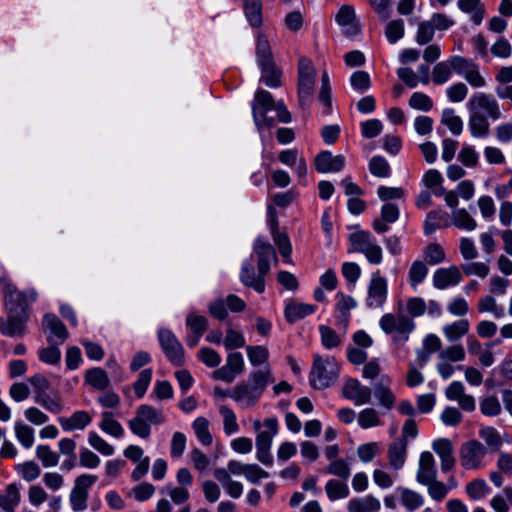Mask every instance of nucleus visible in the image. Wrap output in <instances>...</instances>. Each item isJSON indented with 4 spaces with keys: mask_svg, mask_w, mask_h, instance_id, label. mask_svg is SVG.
I'll return each instance as SVG.
<instances>
[{
    "mask_svg": "<svg viewBox=\"0 0 512 512\" xmlns=\"http://www.w3.org/2000/svg\"><path fill=\"white\" fill-rule=\"evenodd\" d=\"M36 457L45 468L54 467L59 462V455L47 445H39L36 448Z\"/></svg>",
    "mask_w": 512,
    "mask_h": 512,
    "instance_id": "42",
    "label": "nucleus"
},
{
    "mask_svg": "<svg viewBox=\"0 0 512 512\" xmlns=\"http://www.w3.org/2000/svg\"><path fill=\"white\" fill-rule=\"evenodd\" d=\"M460 463L468 470L477 469L487 454L486 447L477 440H470L462 444L460 448Z\"/></svg>",
    "mask_w": 512,
    "mask_h": 512,
    "instance_id": "10",
    "label": "nucleus"
},
{
    "mask_svg": "<svg viewBox=\"0 0 512 512\" xmlns=\"http://www.w3.org/2000/svg\"><path fill=\"white\" fill-rule=\"evenodd\" d=\"M379 325L386 334H393L392 340L397 346H403L415 329L414 321L404 314H384L380 318Z\"/></svg>",
    "mask_w": 512,
    "mask_h": 512,
    "instance_id": "4",
    "label": "nucleus"
},
{
    "mask_svg": "<svg viewBox=\"0 0 512 512\" xmlns=\"http://www.w3.org/2000/svg\"><path fill=\"white\" fill-rule=\"evenodd\" d=\"M388 293L387 281L376 273L372 276L368 286L366 304L369 308H380L386 301Z\"/></svg>",
    "mask_w": 512,
    "mask_h": 512,
    "instance_id": "12",
    "label": "nucleus"
},
{
    "mask_svg": "<svg viewBox=\"0 0 512 512\" xmlns=\"http://www.w3.org/2000/svg\"><path fill=\"white\" fill-rule=\"evenodd\" d=\"M471 111L480 112L484 111L492 119L500 117V109L497 101L484 93L475 94L468 102Z\"/></svg>",
    "mask_w": 512,
    "mask_h": 512,
    "instance_id": "14",
    "label": "nucleus"
},
{
    "mask_svg": "<svg viewBox=\"0 0 512 512\" xmlns=\"http://www.w3.org/2000/svg\"><path fill=\"white\" fill-rule=\"evenodd\" d=\"M273 437L268 431H260L256 436L257 459L266 465L273 461L270 454Z\"/></svg>",
    "mask_w": 512,
    "mask_h": 512,
    "instance_id": "24",
    "label": "nucleus"
},
{
    "mask_svg": "<svg viewBox=\"0 0 512 512\" xmlns=\"http://www.w3.org/2000/svg\"><path fill=\"white\" fill-rule=\"evenodd\" d=\"M315 168L320 173L339 172L345 165L342 155L333 156L329 151L319 153L315 158Z\"/></svg>",
    "mask_w": 512,
    "mask_h": 512,
    "instance_id": "16",
    "label": "nucleus"
},
{
    "mask_svg": "<svg viewBox=\"0 0 512 512\" xmlns=\"http://www.w3.org/2000/svg\"><path fill=\"white\" fill-rule=\"evenodd\" d=\"M315 311V306L300 302H290L285 308V316L288 322L293 323Z\"/></svg>",
    "mask_w": 512,
    "mask_h": 512,
    "instance_id": "30",
    "label": "nucleus"
},
{
    "mask_svg": "<svg viewBox=\"0 0 512 512\" xmlns=\"http://www.w3.org/2000/svg\"><path fill=\"white\" fill-rule=\"evenodd\" d=\"M243 12L252 28H259L263 23L262 1L243 0Z\"/></svg>",
    "mask_w": 512,
    "mask_h": 512,
    "instance_id": "23",
    "label": "nucleus"
},
{
    "mask_svg": "<svg viewBox=\"0 0 512 512\" xmlns=\"http://www.w3.org/2000/svg\"><path fill=\"white\" fill-rule=\"evenodd\" d=\"M339 376V365L333 357H314L310 372V382L316 389H325L331 386Z\"/></svg>",
    "mask_w": 512,
    "mask_h": 512,
    "instance_id": "5",
    "label": "nucleus"
},
{
    "mask_svg": "<svg viewBox=\"0 0 512 512\" xmlns=\"http://www.w3.org/2000/svg\"><path fill=\"white\" fill-rule=\"evenodd\" d=\"M245 345V339L242 333L229 327L226 330L224 346L227 350L242 348Z\"/></svg>",
    "mask_w": 512,
    "mask_h": 512,
    "instance_id": "56",
    "label": "nucleus"
},
{
    "mask_svg": "<svg viewBox=\"0 0 512 512\" xmlns=\"http://www.w3.org/2000/svg\"><path fill=\"white\" fill-rule=\"evenodd\" d=\"M43 327L46 332L49 331L48 339L50 341L54 336L63 342L68 336V332L64 324L53 314H46L44 316Z\"/></svg>",
    "mask_w": 512,
    "mask_h": 512,
    "instance_id": "28",
    "label": "nucleus"
},
{
    "mask_svg": "<svg viewBox=\"0 0 512 512\" xmlns=\"http://www.w3.org/2000/svg\"><path fill=\"white\" fill-rule=\"evenodd\" d=\"M441 122L455 135H459L462 132L463 122L459 116L454 114L452 109H445L443 111Z\"/></svg>",
    "mask_w": 512,
    "mask_h": 512,
    "instance_id": "44",
    "label": "nucleus"
},
{
    "mask_svg": "<svg viewBox=\"0 0 512 512\" xmlns=\"http://www.w3.org/2000/svg\"><path fill=\"white\" fill-rule=\"evenodd\" d=\"M434 27L430 21H423L418 25L416 41L420 45H424L432 40L434 36Z\"/></svg>",
    "mask_w": 512,
    "mask_h": 512,
    "instance_id": "63",
    "label": "nucleus"
},
{
    "mask_svg": "<svg viewBox=\"0 0 512 512\" xmlns=\"http://www.w3.org/2000/svg\"><path fill=\"white\" fill-rule=\"evenodd\" d=\"M380 422L379 414L374 408L363 409L358 414V423L364 429L378 426Z\"/></svg>",
    "mask_w": 512,
    "mask_h": 512,
    "instance_id": "51",
    "label": "nucleus"
},
{
    "mask_svg": "<svg viewBox=\"0 0 512 512\" xmlns=\"http://www.w3.org/2000/svg\"><path fill=\"white\" fill-rule=\"evenodd\" d=\"M316 69L312 61L301 57L298 62L297 94L302 108L311 105L315 94Z\"/></svg>",
    "mask_w": 512,
    "mask_h": 512,
    "instance_id": "3",
    "label": "nucleus"
},
{
    "mask_svg": "<svg viewBox=\"0 0 512 512\" xmlns=\"http://www.w3.org/2000/svg\"><path fill=\"white\" fill-rule=\"evenodd\" d=\"M247 356L253 366L266 364L269 358L268 349L264 346H248L246 348Z\"/></svg>",
    "mask_w": 512,
    "mask_h": 512,
    "instance_id": "43",
    "label": "nucleus"
},
{
    "mask_svg": "<svg viewBox=\"0 0 512 512\" xmlns=\"http://www.w3.org/2000/svg\"><path fill=\"white\" fill-rule=\"evenodd\" d=\"M97 481L95 475L83 474L76 478L70 492L69 500L74 511H82L87 507L88 489Z\"/></svg>",
    "mask_w": 512,
    "mask_h": 512,
    "instance_id": "9",
    "label": "nucleus"
},
{
    "mask_svg": "<svg viewBox=\"0 0 512 512\" xmlns=\"http://www.w3.org/2000/svg\"><path fill=\"white\" fill-rule=\"evenodd\" d=\"M369 169L371 173L377 177H388L390 174L388 162L380 156H375L370 160Z\"/></svg>",
    "mask_w": 512,
    "mask_h": 512,
    "instance_id": "58",
    "label": "nucleus"
},
{
    "mask_svg": "<svg viewBox=\"0 0 512 512\" xmlns=\"http://www.w3.org/2000/svg\"><path fill=\"white\" fill-rule=\"evenodd\" d=\"M466 493L471 499L478 500L489 493V487L482 479H475L466 486Z\"/></svg>",
    "mask_w": 512,
    "mask_h": 512,
    "instance_id": "53",
    "label": "nucleus"
},
{
    "mask_svg": "<svg viewBox=\"0 0 512 512\" xmlns=\"http://www.w3.org/2000/svg\"><path fill=\"white\" fill-rule=\"evenodd\" d=\"M480 437L493 450H499L502 446L503 438L497 430L492 427H485L479 431Z\"/></svg>",
    "mask_w": 512,
    "mask_h": 512,
    "instance_id": "46",
    "label": "nucleus"
},
{
    "mask_svg": "<svg viewBox=\"0 0 512 512\" xmlns=\"http://www.w3.org/2000/svg\"><path fill=\"white\" fill-rule=\"evenodd\" d=\"M349 241L354 251L363 253L371 264H380L382 261V248L374 241L369 232L358 230L351 233Z\"/></svg>",
    "mask_w": 512,
    "mask_h": 512,
    "instance_id": "7",
    "label": "nucleus"
},
{
    "mask_svg": "<svg viewBox=\"0 0 512 512\" xmlns=\"http://www.w3.org/2000/svg\"><path fill=\"white\" fill-rule=\"evenodd\" d=\"M20 502V493L16 484L8 485L6 493L0 495V507L5 512H14L15 507Z\"/></svg>",
    "mask_w": 512,
    "mask_h": 512,
    "instance_id": "35",
    "label": "nucleus"
},
{
    "mask_svg": "<svg viewBox=\"0 0 512 512\" xmlns=\"http://www.w3.org/2000/svg\"><path fill=\"white\" fill-rule=\"evenodd\" d=\"M390 383L391 379L384 375L375 386V397L378 399L379 404L387 410H391L396 401V396L390 389Z\"/></svg>",
    "mask_w": 512,
    "mask_h": 512,
    "instance_id": "21",
    "label": "nucleus"
},
{
    "mask_svg": "<svg viewBox=\"0 0 512 512\" xmlns=\"http://www.w3.org/2000/svg\"><path fill=\"white\" fill-rule=\"evenodd\" d=\"M437 471L435 460L431 452H422L419 458V467L417 471V481L420 484L429 483L436 478Z\"/></svg>",
    "mask_w": 512,
    "mask_h": 512,
    "instance_id": "19",
    "label": "nucleus"
},
{
    "mask_svg": "<svg viewBox=\"0 0 512 512\" xmlns=\"http://www.w3.org/2000/svg\"><path fill=\"white\" fill-rule=\"evenodd\" d=\"M152 371L145 369L140 372L137 381L133 384L135 394L138 398H142L151 382Z\"/></svg>",
    "mask_w": 512,
    "mask_h": 512,
    "instance_id": "60",
    "label": "nucleus"
},
{
    "mask_svg": "<svg viewBox=\"0 0 512 512\" xmlns=\"http://www.w3.org/2000/svg\"><path fill=\"white\" fill-rule=\"evenodd\" d=\"M438 358L448 362H460L465 359V350L462 345L454 344L442 349L438 353Z\"/></svg>",
    "mask_w": 512,
    "mask_h": 512,
    "instance_id": "41",
    "label": "nucleus"
},
{
    "mask_svg": "<svg viewBox=\"0 0 512 512\" xmlns=\"http://www.w3.org/2000/svg\"><path fill=\"white\" fill-rule=\"evenodd\" d=\"M186 325L191 332L203 335L207 330L208 320L205 316L190 312L186 317Z\"/></svg>",
    "mask_w": 512,
    "mask_h": 512,
    "instance_id": "49",
    "label": "nucleus"
},
{
    "mask_svg": "<svg viewBox=\"0 0 512 512\" xmlns=\"http://www.w3.org/2000/svg\"><path fill=\"white\" fill-rule=\"evenodd\" d=\"M261 67V81L268 87L276 88L281 84V71L278 69L273 60L259 63Z\"/></svg>",
    "mask_w": 512,
    "mask_h": 512,
    "instance_id": "27",
    "label": "nucleus"
},
{
    "mask_svg": "<svg viewBox=\"0 0 512 512\" xmlns=\"http://www.w3.org/2000/svg\"><path fill=\"white\" fill-rule=\"evenodd\" d=\"M192 427L197 438L203 445L209 446L212 444L213 439L211 433L209 432V421L206 418H196L193 421Z\"/></svg>",
    "mask_w": 512,
    "mask_h": 512,
    "instance_id": "38",
    "label": "nucleus"
},
{
    "mask_svg": "<svg viewBox=\"0 0 512 512\" xmlns=\"http://www.w3.org/2000/svg\"><path fill=\"white\" fill-rule=\"evenodd\" d=\"M256 55L258 63L273 60L269 41L263 34L257 37Z\"/></svg>",
    "mask_w": 512,
    "mask_h": 512,
    "instance_id": "59",
    "label": "nucleus"
},
{
    "mask_svg": "<svg viewBox=\"0 0 512 512\" xmlns=\"http://www.w3.org/2000/svg\"><path fill=\"white\" fill-rule=\"evenodd\" d=\"M15 433L18 441L25 447L30 448L34 442V430L20 422L15 425Z\"/></svg>",
    "mask_w": 512,
    "mask_h": 512,
    "instance_id": "54",
    "label": "nucleus"
},
{
    "mask_svg": "<svg viewBox=\"0 0 512 512\" xmlns=\"http://www.w3.org/2000/svg\"><path fill=\"white\" fill-rule=\"evenodd\" d=\"M35 401L54 414L62 411V404L58 396L51 397L46 392L45 394L35 396Z\"/></svg>",
    "mask_w": 512,
    "mask_h": 512,
    "instance_id": "55",
    "label": "nucleus"
},
{
    "mask_svg": "<svg viewBox=\"0 0 512 512\" xmlns=\"http://www.w3.org/2000/svg\"><path fill=\"white\" fill-rule=\"evenodd\" d=\"M445 258V253L442 247L436 243L429 244L425 250V260L431 264L436 265L442 262Z\"/></svg>",
    "mask_w": 512,
    "mask_h": 512,
    "instance_id": "62",
    "label": "nucleus"
},
{
    "mask_svg": "<svg viewBox=\"0 0 512 512\" xmlns=\"http://www.w3.org/2000/svg\"><path fill=\"white\" fill-rule=\"evenodd\" d=\"M16 470L27 482L37 479L41 474V469L34 461H27L16 466Z\"/></svg>",
    "mask_w": 512,
    "mask_h": 512,
    "instance_id": "52",
    "label": "nucleus"
},
{
    "mask_svg": "<svg viewBox=\"0 0 512 512\" xmlns=\"http://www.w3.org/2000/svg\"><path fill=\"white\" fill-rule=\"evenodd\" d=\"M28 313H10L7 321L0 320V331L8 336H22L25 332V323Z\"/></svg>",
    "mask_w": 512,
    "mask_h": 512,
    "instance_id": "17",
    "label": "nucleus"
},
{
    "mask_svg": "<svg viewBox=\"0 0 512 512\" xmlns=\"http://www.w3.org/2000/svg\"><path fill=\"white\" fill-rule=\"evenodd\" d=\"M451 219L453 225L459 229L472 231L477 227L474 218L464 208L454 210Z\"/></svg>",
    "mask_w": 512,
    "mask_h": 512,
    "instance_id": "36",
    "label": "nucleus"
},
{
    "mask_svg": "<svg viewBox=\"0 0 512 512\" xmlns=\"http://www.w3.org/2000/svg\"><path fill=\"white\" fill-rule=\"evenodd\" d=\"M407 440L399 438L390 444L388 448L389 464L392 468L399 470L406 461Z\"/></svg>",
    "mask_w": 512,
    "mask_h": 512,
    "instance_id": "22",
    "label": "nucleus"
},
{
    "mask_svg": "<svg viewBox=\"0 0 512 512\" xmlns=\"http://www.w3.org/2000/svg\"><path fill=\"white\" fill-rule=\"evenodd\" d=\"M343 396L356 405L368 404L371 401L372 390L362 385L357 379H348L342 390Z\"/></svg>",
    "mask_w": 512,
    "mask_h": 512,
    "instance_id": "13",
    "label": "nucleus"
},
{
    "mask_svg": "<svg viewBox=\"0 0 512 512\" xmlns=\"http://www.w3.org/2000/svg\"><path fill=\"white\" fill-rule=\"evenodd\" d=\"M273 240H274L275 244L277 245L280 254L284 257L285 262L290 264L291 263L290 256H291V252H292V247H291V243L289 241L288 236L286 234L279 233V232L273 230Z\"/></svg>",
    "mask_w": 512,
    "mask_h": 512,
    "instance_id": "50",
    "label": "nucleus"
},
{
    "mask_svg": "<svg viewBox=\"0 0 512 512\" xmlns=\"http://www.w3.org/2000/svg\"><path fill=\"white\" fill-rule=\"evenodd\" d=\"M432 448L441 460V470L443 472L450 471L455 465L453 456V446L448 439H438L433 442Z\"/></svg>",
    "mask_w": 512,
    "mask_h": 512,
    "instance_id": "18",
    "label": "nucleus"
},
{
    "mask_svg": "<svg viewBox=\"0 0 512 512\" xmlns=\"http://www.w3.org/2000/svg\"><path fill=\"white\" fill-rule=\"evenodd\" d=\"M160 345L167 358L175 365L184 363V349L173 332L162 328L158 332Z\"/></svg>",
    "mask_w": 512,
    "mask_h": 512,
    "instance_id": "11",
    "label": "nucleus"
},
{
    "mask_svg": "<svg viewBox=\"0 0 512 512\" xmlns=\"http://www.w3.org/2000/svg\"><path fill=\"white\" fill-rule=\"evenodd\" d=\"M240 279L245 286L254 288L258 293H262L265 289L264 276L259 272L256 276L253 265L249 262L243 264Z\"/></svg>",
    "mask_w": 512,
    "mask_h": 512,
    "instance_id": "26",
    "label": "nucleus"
},
{
    "mask_svg": "<svg viewBox=\"0 0 512 512\" xmlns=\"http://www.w3.org/2000/svg\"><path fill=\"white\" fill-rule=\"evenodd\" d=\"M3 291L5 304L10 313H28L27 307L36 299L34 291L21 292L10 282L4 283Z\"/></svg>",
    "mask_w": 512,
    "mask_h": 512,
    "instance_id": "8",
    "label": "nucleus"
},
{
    "mask_svg": "<svg viewBox=\"0 0 512 512\" xmlns=\"http://www.w3.org/2000/svg\"><path fill=\"white\" fill-rule=\"evenodd\" d=\"M380 509V502L373 496L362 499H353L348 504L350 512H377Z\"/></svg>",
    "mask_w": 512,
    "mask_h": 512,
    "instance_id": "33",
    "label": "nucleus"
},
{
    "mask_svg": "<svg viewBox=\"0 0 512 512\" xmlns=\"http://www.w3.org/2000/svg\"><path fill=\"white\" fill-rule=\"evenodd\" d=\"M404 35V22L402 19L392 20L385 27V36L390 43H395Z\"/></svg>",
    "mask_w": 512,
    "mask_h": 512,
    "instance_id": "48",
    "label": "nucleus"
},
{
    "mask_svg": "<svg viewBox=\"0 0 512 512\" xmlns=\"http://www.w3.org/2000/svg\"><path fill=\"white\" fill-rule=\"evenodd\" d=\"M459 9L471 15L474 24L479 25L484 17L485 8L481 0H458Z\"/></svg>",
    "mask_w": 512,
    "mask_h": 512,
    "instance_id": "29",
    "label": "nucleus"
},
{
    "mask_svg": "<svg viewBox=\"0 0 512 512\" xmlns=\"http://www.w3.org/2000/svg\"><path fill=\"white\" fill-rule=\"evenodd\" d=\"M219 412L223 418L224 432L227 435H231L233 433L238 432L239 425L237 423V418L233 410L223 405L219 408Z\"/></svg>",
    "mask_w": 512,
    "mask_h": 512,
    "instance_id": "39",
    "label": "nucleus"
},
{
    "mask_svg": "<svg viewBox=\"0 0 512 512\" xmlns=\"http://www.w3.org/2000/svg\"><path fill=\"white\" fill-rule=\"evenodd\" d=\"M271 110L277 112L280 122L288 123L291 121V115L282 102L275 103L268 91L258 90L252 104L254 122L258 128L274 126V119L267 116V112Z\"/></svg>",
    "mask_w": 512,
    "mask_h": 512,
    "instance_id": "2",
    "label": "nucleus"
},
{
    "mask_svg": "<svg viewBox=\"0 0 512 512\" xmlns=\"http://www.w3.org/2000/svg\"><path fill=\"white\" fill-rule=\"evenodd\" d=\"M101 429L114 436V437H121L124 433V430L120 423L116 421L110 412H104L102 414V420L100 423Z\"/></svg>",
    "mask_w": 512,
    "mask_h": 512,
    "instance_id": "40",
    "label": "nucleus"
},
{
    "mask_svg": "<svg viewBox=\"0 0 512 512\" xmlns=\"http://www.w3.org/2000/svg\"><path fill=\"white\" fill-rule=\"evenodd\" d=\"M327 472L337 477L347 479L350 476V467L343 459H337L329 464Z\"/></svg>",
    "mask_w": 512,
    "mask_h": 512,
    "instance_id": "64",
    "label": "nucleus"
},
{
    "mask_svg": "<svg viewBox=\"0 0 512 512\" xmlns=\"http://www.w3.org/2000/svg\"><path fill=\"white\" fill-rule=\"evenodd\" d=\"M336 21L340 26L345 28L347 35H355L359 32V27L355 23L354 8L350 5H344L339 9L336 15Z\"/></svg>",
    "mask_w": 512,
    "mask_h": 512,
    "instance_id": "25",
    "label": "nucleus"
},
{
    "mask_svg": "<svg viewBox=\"0 0 512 512\" xmlns=\"http://www.w3.org/2000/svg\"><path fill=\"white\" fill-rule=\"evenodd\" d=\"M469 128L474 137H485L489 133V122L480 112L472 111Z\"/></svg>",
    "mask_w": 512,
    "mask_h": 512,
    "instance_id": "34",
    "label": "nucleus"
},
{
    "mask_svg": "<svg viewBox=\"0 0 512 512\" xmlns=\"http://www.w3.org/2000/svg\"><path fill=\"white\" fill-rule=\"evenodd\" d=\"M61 427L66 431L84 429L90 422L91 417L85 411H77L69 418L59 419Z\"/></svg>",
    "mask_w": 512,
    "mask_h": 512,
    "instance_id": "31",
    "label": "nucleus"
},
{
    "mask_svg": "<svg viewBox=\"0 0 512 512\" xmlns=\"http://www.w3.org/2000/svg\"><path fill=\"white\" fill-rule=\"evenodd\" d=\"M275 381L268 364L249 374L247 381L238 383L229 396L243 408L254 407L266 387Z\"/></svg>",
    "mask_w": 512,
    "mask_h": 512,
    "instance_id": "1",
    "label": "nucleus"
},
{
    "mask_svg": "<svg viewBox=\"0 0 512 512\" xmlns=\"http://www.w3.org/2000/svg\"><path fill=\"white\" fill-rule=\"evenodd\" d=\"M401 502L410 511H413L423 504L422 496L410 489H401Z\"/></svg>",
    "mask_w": 512,
    "mask_h": 512,
    "instance_id": "47",
    "label": "nucleus"
},
{
    "mask_svg": "<svg viewBox=\"0 0 512 512\" xmlns=\"http://www.w3.org/2000/svg\"><path fill=\"white\" fill-rule=\"evenodd\" d=\"M462 279L461 273L456 266L441 268L433 275V284L437 289H445L449 285H456Z\"/></svg>",
    "mask_w": 512,
    "mask_h": 512,
    "instance_id": "20",
    "label": "nucleus"
},
{
    "mask_svg": "<svg viewBox=\"0 0 512 512\" xmlns=\"http://www.w3.org/2000/svg\"><path fill=\"white\" fill-rule=\"evenodd\" d=\"M470 324L467 319H461L443 327L445 337L454 342L466 335L469 331Z\"/></svg>",
    "mask_w": 512,
    "mask_h": 512,
    "instance_id": "32",
    "label": "nucleus"
},
{
    "mask_svg": "<svg viewBox=\"0 0 512 512\" xmlns=\"http://www.w3.org/2000/svg\"><path fill=\"white\" fill-rule=\"evenodd\" d=\"M86 381L95 389L104 390L110 385L106 372L101 368H92L85 374Z\"/></svg>",
    "mask_w": 512,
    "mask_h": 512,
    "instance_id": "37",
    "label": "nucleus"
},
{
    "mask_svg": "<svg viewBox=\"0 0 512 512\" xmlns=\"http://www.w3.org/2000/svg\"><path fill=\"white\" fill-rule=\"evenodd\" d=\"M254 253L258 257V272L265 276L270 270V258L277 259L274 248L268 241L258 238L254 243Z\"/></svg>",
    "mask_w": 512,
    "mask_h": 512,
    "instance_id": "15",
    "label": "nucleus"
},
{
    "mask_svg": "<svg viewBox=\"0 0 512 512\" xmlns=\"http://www.w3.org/2000/svg\"><path fill=\"white\" fill-rule=\"evenodd\" d=\"M325 490L330 500L345 498L349 494L348 486L337 480H329L326 484Z\"/></svg>",
    "mask_w": 512,
    "mask_h": 512,
    "instance_id": "45",
    "label": "nucleus"
},
{
    "mask_svg": "<svg viewBox=\"0 0 512 512\" xmlns=\"http://www.w3.org/2000/svg\"><path fill=\"white\" fill-rule=\"evenodd\" d=\"M164 420L161 410L149 405H141L137 409L136 416L128 424L135 435L146 439L151 432L150 424H162Z\"/></svg>",
    "mask_w": 512,
    "mask_h": 512,
    "instance_id": "6",
    "label": "nucleus"
},
{
    "mask_svg": "<svg viewBox=\"0 0 512 512\" xmlns=\"http://www.w3.org/2000/svg\"><path fill=\"white\" fill-rule=\"evenodd\" d=\"M381 21H387L392 14L391 0H368Z\"/></svg>",
    "mask_w": 512,
    "mask_h": 512,
    "instance_id": "61",
    "label": "nucleus"
},
{
    "mask_svg": "<svg viewBox=\"0 0 512 512\" xmlns=\"http://www.w3.org/2000/svg\"><path fill=\"white\" fill-rule=\"evenodd\" d=\"M428 273V269L422 261H415L412 263L409 270V279L413 287L421 283Z\"/></svg>",
    "mask_w": 512,
    "mask_h": 512,
    "instance_id": "57",
    "label": "nucleus"
}]
</instances>
